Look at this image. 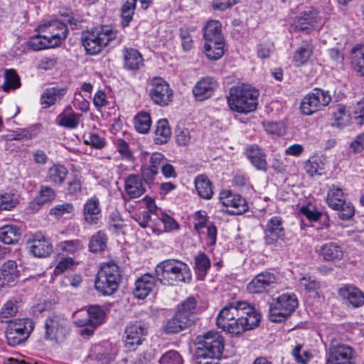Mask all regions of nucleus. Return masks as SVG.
<instances>
[{"label":"nucleus","instance_id":"3c124183","mask_svg":"<svg viewBox=\"0 0 364 364\" xmlns=\"http://www.w3.org/2000/svg\"><path fill=\"white\" fill-rule=\"evenodd\" d=\"M19 203V196L12 191L0 192V210H11Z\"/></svg>","mask_w":364,"mask_h":364},{"label":"nucleus","instance_id":"4468645a","mask_svg":"<svg viewBox=\"0 0 364 364\" xmlns=\"http://www.w3.org/2000/svg\"><path fill=\"white\" fill-rule=\"evenodd\" d=\"M147 327L140 321L129 323L125 328L123 339L127 352H132L141 346L147 334Z\"/></svg>","mask_w":364,"mask_h":364},{"label":"nucleus","instance_id":"4d7b16f0","mask_svg":"<svg viewBox=\"0 0 364 364\" xmlns=\"http://www.w3.org/2000/svg\"><path fill=\"white\" fill-rule=\"evenodd\" d=\"M232 183L234 186L237 187L240 191L245 193L252 194L253 192V187L250 182L249 178L244 174H235L232 178Z\"/></svg>","mask_w":364,"mask_h":364},{"label":"nucleus","instance_id":"7c9ffc66","mask_svg":"<svg viewBox=\"0 0 364 364\" xmlns=\"http://www.w3.org/2000/svg\"><path fill=\"white\" fill-rule=\"evenodd\" d=\"M68 173V169L65 166L54 164L48 168L46 181L53 186H60L65 183Z\"/></svg>","mask_w":364,"mask_h":364},{"label":"nucleus","instance_id":"f257e3e1","mask_svg":"<svg viewBox=\"0 0 364 364\" xmlns=\"http://www.w3.org/2000/svg\"><path fill=\"white\" fill-rule=\"evenodd\" d=\"M261 314L252 304L239 301L225 306L217 316V326L232 336L257 327L261 321Z\"/></svg>","mask_w":364,"mask_h":364},{"label":"nucleus","instance_id":"bf43d9fd","mask_svg":"<svg viewBox=\"0 0 364 364\" xmlns=\"http://www.w3.org/2000/svg\"><path fill=\"white\" fill-rule=\"evenodd\" d=\"M38 33H39L38 31ZM29 46L35 50H40L55 47L52 42L46 38L43 33H38L29 41Z\"/></svg>","mask_w":364,"mask_h":364},{"label":"nucleus","instance_id":"5701e85b","mask_svg":"<svg viewBox=\"0 0 364 364\" xmlns=\"http://www.w3.org/2000/svg\"><path fill=\"white\" fill-rule=\"evenodd\" d=\"M119 347L117 344L108 341L95 346L92 351L95 354V358L102 364H111L119 353Z\"/></svg>","mask_w":364,"mask_h":364},{"label":"nucleus","instance_id":"58836bf2","mask_svg":"<svg viewBox=\"0 0 364 364\" xmlns=\"http://www.w3.org/2000/svg\"><path fill=\"white\" fill-rule=\"evenodd\" d=\"M326 203L331 209H338L346 200V196L343 189L336 185L330 186L327 195Z\"/></svg>","mask_w":364,"mask_h":364},{"label":"nucleus","instance_id":"6ab92c4d","mask_svg":"<svg viewBox=\"0 0 364 364\" xmlns=\"http://www.w3.org/2000/svg\"><path fill=\"white\" fill-rule=\"evenodd\" d=\"M264 234L265 242L268 245H273L279 240H284L285 230L282 218L275 215L267 220L264 228Z\"/></svg>","mask_w":364,"mask_h":364},{"label":"nucleus","instance_id":"de8ad7c7","mask_svg":"<svg viewBox=\"0 0 364 364\" xmlns=\"http://www.w3.org/2000/svg\"><path fill=\"white\" fill-rule=\"evenodd\" d=\"M134 124L137 132L140 134L148 133L151 126L150 114L144 111L139 112L134 117Z\"/></svg>","mask_w":364,"mask_h":364},{"label":"nucleus","instance_id":"aec40b11","mask_svg":"<svg viewBox=\"0 0 364 364\" xmlns=\"http://www.w3.org/2000/svg\"><path fill=\"white\" fill-rule=\"evenodd\" d=\"M29 250L36 257H46L53 251V245L48 237L41 232L33 235L28 240Z\"/></svg>","mask_w":364,"mask_h":364},{"label":"nucleus","instance_id":"8fccbe9b","mask_svg":"<svg viewBox=\"0 0 364 364\" xmlns=\"http://www.w3.org/2000/svg\"><path fill=\"white\" fill-rule=\"evenodd\" d=\"M296 364H309L314 354L309 349H304L302 344L296 345L291 353Z\"/></svg>","mask_w":364,"mask_h":364},{"label":"nucleus","instance_id":"cd10ccee","mask_svg":"<svg viewBox=\"0 0 364 364\" xmlns=\"http://www.w3.org/2000/svg\"><path fill=\"white\" fill-rule=\"evenodd\" d=\"M165 160L166 159L161 153H153L150 156L149 164L141 166V170L143 178L148 181H153L159 173V167L162 166Z\"/></svg>","mask_w":364,"mask_h":364},{"label":"nucleus","instance_id":"7ed1b4c3","mask_svg":"<svg viewBox=\"0 0 364 364\" xmlns=\"http://www.w3.org/2000/svg\"><path fill=\"white\" fill-rule=\"evenodd\" d=\"M259 92L247 85L232 87L227 96L229 108L237 113L247 114L255 111L258 105Z\"/></svg>","mask_w":364,"mask_h":364},{"label":"nucleus","instance_id":"13d9d810","mask_svg":"<svg viewBox=\"0 0 364 364\" xmlns=\"http://www.w3.org/2000/svg\"><path fill=\"white\" fill-rule=\"evenodd\" d=\"M136 0H127L122 8V21L121 25L122 27L127 26L131 21L134 13Z\"/></svg>","mask_w":364,"mask_h":364},{"label":"nucleus","instance_id":"f3484780","mask_svg":"<svg viewBox=\"0 0 364 364\" xmlns=\"http://www.w3.org/2000/svg\"><path fill=\"white\" fill-rule=\"evenodd\" d=\"M39 33L45 35L46 38L50 40L55 47L58 46L66 38L67 26L59 21H53L38 26Z\"/></svg>","mask_w":364,"mask_h":364},{"label":"nucleus","instance_id":"052dcab7","mask_svg":"<svg viewBox=\"0 0 364 364\" xmlns=\"http://www.w3.org/2000/svg\"><path fill=\"white\" fill-rule=\"evenodd\" d=\"M194 31V28L187 27H183L180 29L181 46L184 51L188 52L193 47V33Z\"/></svg>","mask_w":364,"mask_h":364},{"label":"nucleus","instance_id":"09e8293b","mask_svg":"<svg viewBox=\"0 0 364 364\" xmlns=\"http://www.w3.org/2000/svg\"><path fill=\"white\" fill-rule=\"evenodd\" d=\"M196 305V299L193 296L188 297L178 306V309L176 312L180 314L181 316L186 317L191 324L194 319V312Z\"/></svg>","mask_w":364,"mask_h":364},{"label":"nucleus","instance_id":"69168bd1","mask_svg":"<svg viewBox=\"0 0 364 364\" xmlns=\"http://www.w3.org/2000/svg\"><path fill=\"white\" fill-rule=\"evenodd\" d=\"M338 211V217L342 220H349L355 215V207L350 201L346 200L338 209H333Z\"/></svg>","mask_w":364,"mask_h":364},{"label":"nucleus","instance_id":"5fc2aeb1","mask_svg":"<svg viewBox=\"0 0 364 364\" xmlns=\"http://www.w3.org/2000/svg\"><path fill=\"white\" fill-rule=\"evenodd\" d=\"M107 237L103 231H97L90 238L89 250L92 252L103 251L106 247Z\"/></svg>","mask_w":364,"mask_h":364},{"label":"nucleus","instance_id":"f704fd0d","mask_svg":"<svg viewBox=\"0 0 364 364\" xmlns=\"http://www.w3.org/2000/svg\"><path fill=\"white\" fill-rule=\"evenodd\" d=\"M124 68L129 70H139L143 65V57L141 53L134 48H124Z\"/></svg>","mask_w":364,"mask_h":364},{"label":"nucleus","instance_id":"9d476101","mask_svg":"<svg viewBox=\"0 0 364 364\" xmlns=\"http://www.w3.org/2000/svg\"><path fill=\"white\" fill-rule=\"evenodd\" d=\"M331 101V96L328 91L315 88L302 99L300 109L302 114L311 115L327 106Z\"/></svg>","mask_w":364,"mask_h":364},{"label":"nucleus","instance_id":"9b49d317","mask_svg":"<svg viewBox=\"0 0 364 364\" xmlns=\"http://www.w3.org/2000/svg\"><path fill=\"white\" fill-rule=\"evenodd\" d=\"M33 329V323L28 318L11 321L6 331V338L10 346H17L25 341Z\"/></svg>","mask_w":364,"mask_h":364},{"label":"nucleus","instance_id":"e433bc0d","mask_svg":"<svg viewBox=\"0 0 364 364\" xmlns=\"http://www.w3.org/2000/svg\"><path fill=\"white\" fill-rule=\"evenodd\" d=\"M225 40L205 41L204 44V53L205 56L211 60H217L221 58L225 53Z\"/></svg>","mask_w":364,"mask_h":364},{"label":"nucleus","instance_id":"ddd939ff","mask_svg":"<svg viewBox=\"0 0 364 364\" xmlns=\"http://www.w3.org/2000/svg\"><path fill=\"white\" fill-rule=\"evenodd\" d=\"M149 86V95L154 104L164 107L173 100V90L168 83L161 77H155L151 79Z\"/></svg>","mask_w":364,"mask_h":364},{"label":"nucleus","instance_id":"6e6552de","mask_svg":"<svg viewBox=\"0 0 364 364\" xmlns=\"http://www.w3.org/2000/svg\"><path fill=\"white\" fill-rule=\"evenodd\" d=\"M196 355L198 358H220L224 349L223 337L216 332H208L197 338Z\"/></svg>","mask_w":364,"mask_h":364},{"label":"nucleus","instance_id":"a19ab883","mask_svg":"<svg viewBox=\"0 0 364 364\" xmlns=\"http://www.w3.org/2000/svg\"><path fill=\"white\" fill-rule=\"evenodd\" d=\"M350 63L354 70L364 76V45L357 44L350 51Z\"/></svg>","mask_w":364,"mask_h":364},{"label":"nucleus","instance_id":"f03ea898","mask_svg":"<svg viewBox=\"0 0 364 364\" xmlns=\"http://www.w3.org/2000/svg\"><path fill=\"white\" fill-rule=\"evenodd\" d=\"M122 37L112 26L105 25L83 33L82 41L87 53L97 55L109 46L119 45Z\"/></svg>","mask_w":364,"mask_h":364},{"label":"nucleus","instance_id":"1a4fd4ad","mask_svg":"<svg viewBox=\"0 0 364 364\" xmlns=\"http://www.w3.org/2000/svg\"><path fill=\"white\" fill-rule=\"evenodd\" d=\"M298 306L296 295L293 293H283L272 299L269 308V319L278 323L284 321Z\"/></svg>","mask_w":364,"mask_h":364},{"label":"nucleus","instance_id":"338daca9","mask_svg":"<svg viewBox=\"0 0 364 364\" xmlns=\"http://www.w3.org/2000/svg\"><path fill=\"white\" fill-rule=\"evenodd\" d=\"M73 210L74 207L72 203H64L53 207L50 210V215H54L55 218H60L65 214L71 213Z\"/></svg>","mask_w":364,"mask_h":364},{"label":"nucleus","instance_id":"c85d7f7f","mask_svg":"<svg viewBox=\"0 0 364 364\" xmlns=\"http://www.w3.org/2000/svg\"><path fill=\"white\" fill-rule=\"evenodd\" d=\"M144 200L146 205L147 210H141L132 213V218H133L138 224L142 228H146L151 221V215H156L159 216L158 208L155 204L154 200L146 196Z\"/></svg>","mask_w":364,"mask_h":364},{"label":"nucleus","instance_id":"864d4df0","mask_svg":"<svg viewBox=\"0 0 364 364\" xmlns=\"http://www.w3.org/2000/svg\"><path fill=\"white\" fill-rule=\"evenodd\" d=\"M21 81L18 74L15 70H6L4 73V82L2 85V88L5 92L14 90L20 87Z\"/></svg>","mask_w":364,"mask_h":364},{"label":"nucleus","instance_id":"774afa93","mask_svg":"<svg viewBox=\"0 0 364 364\" xmlns=\"http://www.w3.org/2000/svg\"><path fill=\"white\" fill-rule=\"evenodd\" d=\"M160 364H182L183 359L176 350H169L165 353L159 360Z\"/></svg>","mask_w":364,"mask_h":364},{"label":"nucleus","instance_id":"f8f14e48","mask_svg":"<svg viewBox=\"0 0 364 364\" xmlns=\"http://www.w3.org/2000/svg\"><path fill=\"white\" fill-rule=\"evenodd\" d=\"M44 328V338L50 341H61L70 332L68 320L58 315L48 317L45 321Z\"/></svg>","mask_w":364,"mask_h":364},{"label":"nucleus","instance_id":"37998d69","mask_svg":"<svg viewBox=\"0 0 364 364\" xmlns=\"http://www.w3.org/2000/svg\"><path fill=\"white\" fill-rule=\"evenodd\" d=\"M190 325L191 323L186 317L181 316V314L176 312L171 318L167 321L164 326V331L167 333H177Z\"/></svg>","mask_w":364,"mask_h":364},{"label":"nucleus","instance_id":"412c9836","mask_svg":"<svg viewBox=\"0 0 364 364\" xmlns=\"http://www.w3.org/2000/svg\"><path fill=\"white\" fill-rule=\"evenodd\" d=\"M355 352L348 346L338 345L330 348L327 364H354Z\"/></svg>","mask_w":364,"mask_h":364},{"label":"nucleus","instance_id":"4be33fe9","mask_svg":"<svg viewBox=\"0 0 364 364\" xmlns=\"http://www.w3.org/2000/svg\"><path fill=\"white\" fill-rule=\"evenodd\" d=\"M83 218L91 225H97L102 218V209L99 198L94 195L83 205Z\"/></svg>","mask_w":364,"mask_h":364},{"label":"nucleus","instance_id":"c9c22d12","mask_svg":"<svg viewBox=\"0 0 364 364\" xmlns=\"http://www.w3.org/2000/svg\"><path fill=\"white\" fill-rule=\"evenodd\" d=\"M203 31L205 41L225 40L222 32V25L218 20H208L204 25Z\"/></svg>","mask_w":364,"mask_h":364},{"label":"nucleus","instance_id":"473e14b6","mask_svg":"<svg viewBox=\"0 0 364 364\" xmlns=\"http://www.w3.org/2000/svg\"><path fill=\"white\" fill-rule=\"evenodd\" d=\"M124 190L129 198H137L145 193V187L139 176L129 175L124 181Z\"/></svg>","mask_w":364,"mask_h":364},{"label":"nucleus","instance_id":"e2e57ef3","mask_svg":"<svg viewBox=\"0 0 364 364\" xmlns=\"http://www.w3.org/2000/svg\"><path fill=\"white\" fill-rule=\"evenodd\" d=\"M159 215V220L164 224V229H158V233L171 232L179 229L178 223L172 217L164 213H161Z\"/></svg>","mask_w":364,"mask_h":364},{"label":"nucleus","instance_id":"39448f33","mask_svg":"<svg viewBox=\"0 0 364 364\" xmlns=\"http://www.w3.org/2000/svg\"><path fill=\"white\" fill-rule=\"evenodd\" d=\"M159 280L165 285H173L178 282H188L191 272L188 265L178 259H168L159 263L155 268Z\"/></svg>","mask_w":364,"mask_h":364},{"label":"nucleus","instance_id":"20e7f679","mask_svg":"<svg viewBox=\"0 0 364 364\" xmlns=\"http://www.w3.org/2000/svg\"><path fill=\"white\" fill-rule=\"evenodd\" d=\"M291 32L309 33L312 31L320 29L324 24V20L317 9L312 6L300 5L297 13L292 14L288 18Z\"/></svg>","mask_w":364,"mask_h":364},{"label":"nucleus","instance_id":"c756f323","mask_svg":"<svg viewBox=\"0 0 364 364\" xmlns=\"http://www.w3.org/2000/svg\"><path fill=\"white\" fill-rule=\"evenodd\" d=\"M245 156L256 169L267 171L266 154L257 145L252 144L247 146Z\"/></svg>","mask_w":364,"mask_h":364},{"label":"nucleus","instance_id":"4c0bfd02","mask_svg":"<svg viewBox=\"0 0 364 364\" xmlns=\"http://www.w3.org/2000/svg\"><path fill=\"white\" fill-rule=\"evenodd\" d=\"M66 93V89L54 87L46 89L41 97L43 108L46 109L53 105L58 100H60Z\"/></svg>","mask_w":364,"mask_h":364},{"label":"nucleus","instance_id":"2f4dec72","mask_svg":"<svg viewBox=\"0 0 364 364\" xmlns=\"http://www.w3.org/2000/svg\"><path fill=\"white\" fill-rule=\"evenodd\" d=\"M314 53V46L311 41H302L292 56V63L296 67L303 66L309 61Z\"/></svg>","mask_w":364,"mask_h":364},{"label":"nucleus","instance_id":"c03bdc74","mask_svg":"<svg viewBox=\"0 0 364 364\" xmlns=\"http://www.w3.org/2000/svg\"><path fill=\"white\" fill-rule=\"evenodd\" d=\"M81 114H77L72 110L70 112H63L56 118V123L61 127L68 129H75L80 124Z\"/></svg>","mask_w":364,"mask_h":364},{"label":"nucleus","instance_id":"2eb2a0df","mask_svg":"<svg viewBox=\"0 0 364 364\" xmlns=\"http://www.w3.org/2000/svg\"><path fill=\"white\" fill-rule=\"evenodd\" d=\"M278 274L264 271L257 274L247 285V290L250 294L267 293L276 287L279 283Z\"/></svg>","mask_w":364,"mask_h":364},{"label":"nucleus","instance_id":"79ce46f5","mask_svg":"<svg viewBox=\"0 0 364 364\" xmlns=\"http://www.w3.org/2000/svg\"><path fill=\"white\" fill-rule=\"evenodd\" d=\"M21 235L20 228L14 225H6L0 228V240L5 244H14L18 241Z\"/></svg>","mask_w":364,"mask_h":364},{"label":"nucleus","instance_id":"0eeeda50","mask_svg":"<svg viewBox=\"0 0 364 364\" xmlns=\"http://www.w3.org/2000/svg\"><path fill=\"white\" fill-rule=\"evenodd\" d=\"M105 311L99 306H92L86 311L77 313L75 324L81 328L79 334L89 337L93 334L97 326L105 321Z\"/></svg>","mask_w":364,"mask_h":364},{"label":"nucleus","instance_id":"dca6fc26","mask_svg":"<svg viewBox=\"0 0 364 364\" xmlns=\"http://www.w3.org/2000/svg\"><path fill=\"white\" fill-rule=\"evenodd\" d=\"M219 199L231 215H241L248 210L246 200L240 195L234 193L230 190H223L220 193Z\"/></svg>","mask_w":364,"mask_h":364},{"label":"nucleus","instance_id":"423d86ee","mask_svg":"<svg viewBox=\"0 0 364 364\" xmlns=\"http://www.w3.org/2000/svg\"><path fill=\"white\" fill-rule=\"evenodd\" d=\"M121 275L118 265L112 262L101 264L95 282V289L104 295H111L119 287Z\"/></svg>","mask_w":364,"mask_h":364},{"label":"nucleus","instance_id":"a18cd8bd","mask_svg":"<svg viewBox=\"0 0 364 364\" xmlns=\"http://www.w3.org/2000/svg\"><path fill=\"white\" fill-rule=\"evenodd\" d=\"M171 134V132L168 121L165 119L159 120L154 132V141L156 144H166L170 139Z\"/></svg>","mask_w":364,"mask_h":364},{"label":"nucleus","instance_id":"0e129e2a","mask_svg":"<svg viewBox=\"0 0 364 364\" xmlns=\"http://www.w3.org/2000/svg\"><path fill=\"white\" fill-rule=\"evenodd\" d=\"M210 267V261L205 253L200 252L195 257V267L200 274H205Z\"/></svg>","mask_w":364,"mask_h":364},{"label":"nucleus","instance_id":"72a5a7b5","mask_svg":"<svg viewBox=\"0 0 364 364\" xmlns=\"http://www.w3.org/2000/svg\"><path fill=\"white\" fill-rule=\"evenodd\" d=\"M20 272L16 262L8 260L4 263L1 268L0 281L1 286L11 285L19 277Z\"/></svg>","mask_w":364,"mask_h":364},{"label":"nucleus","instance_id":"603ef678","mask_svg":"<svg viewBox=\"0 0 364 364\" xmlns=\"http://www.w3.org/2000/svg\"><path fill=\"white\" fill-rule=\"evenodd\" d=\"M350 114L343 105H338L333 113L332 124L337 127H343L349 124Z\"/></svg>","mask_w":364,"mask_h":364},{"label":"nucleus","instance_id":"ea45409f","mask_svg":"<svg viewBox=\"0 0 364 364\" xmlns=\"http://www.w3.org/2000/svg\"><path fill=\"white\" fill-rule=\"evenodd\" d=\"M198 195L206 200L210 199L213 196V184L205 175L198 176L194 181Z\"/></svg>","mask_w":364,"mask_h":364},{"label":"nucleus","instance_id":"393cba45","mask_svg":"<svg viewBox=\"0 0 364 364\" xmlns=\"http://www.w3.org/2000/svg\"><path fill=\"white\" fill-rule=\"evenodd\" d=\"M218 86V83L213 77H205L197 82L193 93L198 100L203 101L211 97Z\"/></svg>","mask_w":364,"mask_h":364},{"label":"nucleus","instance_id":"a211bd4d","mask_svg":"<svg viewBox=\"0 0 364 364\" xmlns=\"http://www.w3.org/2000/svg\"><path fill=\"white\" fill-rule=\"evenodd\" d=\"M342 302L348 307L357 309L364 305V292L353 284H344L338 289Z\"/></svg>","mask_w":364,"mask_h":364},{"label":"nucleus","instance_id":"a878e982","mask_svg":"<svg viewBox=\"0 0 364 364\" xmlns=\"http://www.w3.org/2000/svg\"><path fill=\"white\" fill-rule=\"evenodd\" d=\"M156 282L155 277L150 274L141 276L134 283V296L139 299H145L155 287Z\"/></svg>","mask_w":364,"mask_h":364},{"label":"nucleus","instance_id":"6e6d98bb","mask_svg":"<svg viewBox=\"0 0 364 364\" xmlns=\"http://www.w3.org/2000/svg\"><path fill=\"white\" fill-rule=\"evenodd\" d=\"M83 179L80 175L73 176L67 183L66 193L70 196H78L83 190Z\"/></svg>","mask_w":364,"mask_h":364},{"label":"nucleus","instance_id":"680f3d73","mask_svg":"<svg viewBox=\"0 0 364 364\" xmlns=\"http://www.w3.org/2000/svg\"><path fill=\"white\" fill-rule=\"evenodd\" d=\"M17 312V306L15 301L9 300L0 310V321L7 322L8 319L15 316Z\"/></svg>","mask_w":364,"mask_h":364},{"label":"nucleus","instance_id":"b1692460","mask_svg":"<svg viewBox=\"0 0 364 364\" xmlns=\"http://www.w3.org/2000/svg\"><path fill=\"white\" fill-rule=\"evenodd\" d=\"M318 253L326 262H336L341 261L345 255L343 247L336 242H328L323 244L318 250Z\"/></svg>","mask_w":364,"mask_h":364},{"label":"nucleus","instance_id":"bb28decb","mask_svg":"<svg viewBox=\"0 0 364 364\" xmlns=\"http://www.w3.org/2000/svg\"><path fill=\"white\" fill-rule=\"evenodd\" d=\"M55 196L56 193L53 188L42 186L37 196L29 203L28 209L33 212H37L46 204L52 203Z\"/></svg>","mask_w":364,"mask_h":364},{"label":"nucleus","instance_id":"49530a36","mask_svg":"<svg viewBox=\"0 0 364 364\" xmlns=\"http://www.w3.org/2000/svg\"><path fill=\"white\" fill-rule=\"evenodd\" d=\"M298 214L302 225L306 226L310 225L311 223L318 220L321 216V213L311 205L301 207Z\"/></svg>","mask_w":364,"mask_h":364}]
</instances>
